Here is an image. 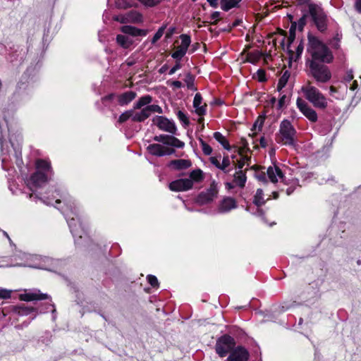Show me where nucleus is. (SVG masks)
Listing matches in <instances>:
<instances>
[{"mask_svg":"<svg viewBox=\"0 0 361 361\" xmlns=\"http://www.w3.org/2000/svg\"><path fill=\"white\" fill-rule=\"evenodd\" d=\"M307 51L311 59L307 60V64L314 62L316 63H329L333 60V56L329 48L317 37L309 35Z\"/></svg>","mask_w":361,"mask_h":361,"instance_id":"nucleus-1","label":"nucleus"},{"mask_svg":"<svg viewBox=\"0 0 361 361\" xmlns=\"http://www.w3.org/2000/svg\"><path fill=\"white\" fill-rule=\"evenodd\" d=\"M267 176L268 177L269 180L273 183L280 182L281 183H283L284 185H288L290 184V185L288 187L286 190L287 195H291L293 192L295 188L297 186H299L298 179L292 180L291 182L289 183L285 182L283 172L281 171V169L276 165L269 166L267 169V173H263L261 174H258L257 176V178L259 181L267 182Z\"/></svg>","mask_w":361,"mask_h":361,"instance_id":"nucleus-2","label":"nucleus"},{"mask_svg":"<svg viewBox=\"0 0 361 361\" xmlns=\"http://www.w3.org/2000/svg\"><path fill=\"white\" fill-rule=\"evenodd\" d=\"M37 171L30 177L29 185L33 187H39L48 181L52 175V170L49 161L38 159L36 161Z\"/></svg>","mask_w":361,"mask_h":361,"instance_id":"nucleus-3","label":"nucleus"},{"mask_svg":"<svg viewBox=\"0 0 361 361\" xmlns=\"http://www.w3.org/2000/svg\"><path fill=\"white\" fill-rule=\"evenodd\" d=\"M154 112L161 114L162 109L159 105L152 104L137 112L134 111V110L126 111L119 116L118 121L120 123H123L129 118H131L134 122H142L149 118L152 113Z\"/></svg>","mask_w":361,"mask_h":361,"instance_id":"nucleus-4","label":"nucleus"},{"mask_svg":"<svg viewBox=\"0 0 361 361\" xmlns=\"http://www.w3.org/2000/svg\"><path fill=\"white\" fill-rule=\"evenodd\" d=\"M301 90L305 97L312 103L314 107L320 109H325L327 107V99L317 87L312 85L310 82H307L304 85Z\"/></svg>","mask_w":361,"mask_h":361,"instance_id":"nucleus-5","label":"nucleus"},{"mask_svg":"<svg viewBox=\"0 0 361 361\" xmlns=\"http://www.w3.org/2000/svg\"><path fill=\"white\" fill-rule=\"evenodd\" d=\"M296 130L288 120H283L280 124L279 132L276 135V141L285 145L294 146Z\"/></svg>","mask_w":361,"mask_h":361,"instance_id":"nucleus-6","label":"nucleus"},{"mask_svg":"<svg viewBox=\"0 0 361 361\" xmlns=\"http://www.w3.org/2000/svg\"><path fill=\"white\" fill-rule=\"evenodd\" d=\"M310 68L311 75L319 83H326L331 78V73L329 67L323 63L314 62L307 64Z\"/></svg>","mask_w":361,"mask_h":361,"instance_id":"nucleus-7","label":"nucleus"},{"mask_svg":"<svg viewBox=\"0 0 361 361\" xmlns=\"http://www.w3.org/2000/svg\"><path fill=\"white\" fill-rule=\"evenodd\" d=\"M235 345V340L229 335L225 334L216 341V353L221 357H225L229 352L233 350Z\"/></svg>","mask_w":361,"mask_h":361,"instance_id":"nucleus-8","label":"nucleus"},{"mask_svg":"<svg viewBox=\"0 0 361 361\" xmlns=\"http://www.w3.org/2000/svg\"><path fill=\"white\" fill-rule=\"evenodd\" d=\"M63 212L67 219V221L73 235L74 237L82 238L84 231L81 228L80 225H78L75 219L72 216L73 212L71 205H70V208L68 206H66V208L63 209Z\"/></svg>","mask_w":361,"mask_h":361,"instance_id":"nucleus-9","label":"nucleus"},{"mask_svg":"<svg viewBox=\"0 0 361 361\" xmlns=\"http://www.w3.org/2000/svg\"><path fill=\"white\" fill-rule=\"evenodd\" d=\"M152 122L161 130L169 133L172 135L176 133L177 129L174 122L164 116H157L152 119Z\"/></svg>","mask_w":361,"mask_h":361,"instance_id":"nucleus-10","label":"nucleus"},{"mask_svg":"<svg viewBox=\"0 0 361 361\" xmlns=\"http://www.w3.org/2000/svg\"><path fill=\"white\" fill-rule=\"evenodd\" d=\"M115 20L121 23H142L143 22V16L137 11H130L124 14L114 16Z\"/></svg>","mask_w":361,"mask_h":361,"instance_id":"nucleus-11","label":"nucleus"},{"mask_svg":"<svg viewBox=\"0 0 361 361\" xmlns=\"http://www.w3.org/2000/svg\"><path fill=\"white\" fill-rule=\"evenodd\" d=\"M181 43L176 48L172 53L171 56L177 61H180L186 54L188 49L191 43L190 37L186 34L180 35Z\"/></svg>","mask_w":361,"mask_h":361,"instance_id":"nucleus-12","label":"nucleus"},{"mask_svg":"<svg viewBox=\"0 0 361 361\" xmlns=\"http://www.w3.org/2000/svg\"><path fill=\"white\" fill-rule=\"evenodd\" d=\"M217 187L212 183L209 188L204 192H202L197 197L196 202L200 205H204L212 202L217 196Z\"/></svg>","mask_w":361,"mask_h":361,"instance_id":"nucleus-13","label":"nucleus"},{"mask_svg":"<svg viewBox=\"0 0 361 361\" xmlns=\"http://www.w3.org/2000/svg\"><path fill=\"white\" fill-rule=\"evenodd\" d=\"M296 104L301 113L311 122L314 123L317 121L318 116L317 112L310 106L306 102L298 98Z\"/></svg>","mask_w":361,"mask_h":361,"instance_id":"nucleus-14","label":"nucleus"},{"mask_svg":"<svg viewBox=\"0 0 361 361\" xmlns=\"http://www.w3.org/2000/svg\"><path fill=\"white\" fill-rule=\"evenodd\" d=\"M147 149L149 154L157 157L171 155L175 152L173 148L160 144H151L147 147Z\"/></svg>","mask_w":361,"mask_h":361,"instance_id":"nucleus-15","label":"nucleus"},{"mask_svg":"<svg viewBox=\"0 0 361 361\" xmlns=\"http://www.w3.org/2000/svg\"><path fill=\"white\" fill-rule=\"evenodd\" d=\"M237 207L235 200L231 197H226L221 200L218 204L216 213L225 214L228 213Z\"/></svg>","mask_w":361,"mask_h":361,"instance_id":"nucleus-16","label":"nucleus"},{"mask_svg":"<svg viewBox=\"0 0 361 361\" xmlns=\"http://www.w3.org/2000/svg\"><path fill=\"white\" fill-rule=\"evenodd\" d=\"M193 186V181L189 178H180L172 181L169 184V188L173 191H186Z\"/></svg>","mask_w":361,"mask_h":361,"instance_id":"nucleus-17","label":"nucleus"},{"mask_svg":"<svg viewBox=\"0 0 361 361\" xmlns=\"http://www.w3.org/2000/svg\"><path fill=\"white\" fill-rule=\"evenodd\" d=\"M249 352L242 346H238L231 352L227 358V361H247L249 359Z\"/></svg>","mask_w":361,"mask_h":361,"instance_id":"nucleus-18","label":"nucleus"},{"mask_svg":"<svg viewBox=\"0 0 361 361\" xmlns=\"http://www.w3.org/2000/svg\"><path fill=\"white\" fill-rule=\"evenodd\" d=\"M19 298L22 301H33V300H43L49 298V295L42 293L39 290H35L29 293L20 294Z\"/></svg>","mask_w":361,"mask_h":361,"instance_id":"nucleus-19","label":"nucleus"},{"mask_svg":"<svg viewBox=\"0 0 361 361\" xmlns=\"http://www.w3.org/2000/svg\"><path fill=\"white\" fill-rule=\"evenodd\" d=\"M121 31L132 37L137 36H145L147 34V31L142 29H139L131 25H123L121 27Z\"/></svg>","mask_w":361,"mask_h":361,"instance_id":"nucleus-20","label":"nucleus"},{"mask_svg":"<svg viewBox=\"0 0 361 361\" xmlns=\"http://www.w3.org/2000/svg\"><path fill=\"white\" fill-rule=\"evenodd\" d=\"M202 97L200 93H197L195 95L193 99V106L195 109V113L199 116H203L206 114L207 105H202Z\"/></svg>","mask_w":361,"mask_h":361,"instance_id":"nucleus-21","label":"nucleus"},{"mask_svg":"<svg viewBox=\"0 0 361 361\" xmlns=\"http://www.w3.org/2000/svg\"><path fill=\"white\" fill-rule=\"evenodd\" d=\"M136 97V93L133 91L125 92L117 97L118 103L121 106L128 104Z\"/></svg>","mask_w":361,"mask_h":361,"instance_id":"nucleus-22","label":"nucleus"},{"mask_svg":"<svg viewBox=\"0 0 361 361\" xmlns=\"http://www.w3.org/2000/svg\"><path fill=\"white\" fill-rule=\"evenodd\" d=\"M308 9L309 13L313 21L325 15V13L320 4L314 3L310 4Z\"/></svg>","mask_w":361,"mask_h":361,"instance_id":"nucleus-23","label":"nucleus"},{"mask_svg":"<svg viewBox=\"0 0 361 361\" xmlns=\"http://www.w3.org/2000/svg\"><path fill=\"white\" fill-rule=\"evenodd\" d=\"M247 177L245 172L243 170H238L233 175V183L236 186L243 188L246 183Z\"/></svg>","mask_w":361,"mask_h":361,"instance_id":"nucleus-24","label":"nucleus"},{"mask_svg":"<svg viewBox=\"0 0 361 361\" xmlns=\"http://www.w3.org/2000/svg\"><path fill=\"white\" fill-rule=\"evenodd\" d=\"M191 166V162L188 159H176L172 160L169 163V166H171L177 170L185 169Z\"/></svg>","mask_w":361,"mask_h":361,"instance_id":"nucleus-25","label":"nucleus"},{"mask_svg":"<svg viewBox=\"0 0 361 361\" xmlns=\"http://www.w3.org/2000/svg\"><path fill=\"white\" fill-rule=\"evenodd\" d=\"M152 102V97L150 95H145L141 97L133 106L134 109H142L146 106H150L149 104Z\"/></svg>","mask_w":361,"mask_h":361,"instance_id":"nucleus-26","label":"nucleus"},{"mask_svg":"<svg viewBox=\"0 0 361 361\" xmlns=\"http://www.w3.org/2000/svg\"><path fill=\"white\" fill-rule=\"evenodd\" d=\"M116 42L124 49L129 48L133 43V39L129 36L125 35H118L116 36Z\"/></svg>","mask_w":361,"mask_h":361,"instance_id":"nucleus-27","label":"nucleus"},{"mask_svg":"<svg viewBox=\"0 0 361 361\" xmlns=\"http://www.w3.org/2000/svg\"><path fill=\"white\" fill-rule=\"evenodd\" d=\"M307 23V15H303L298 21L296 22H292L291 26L290 28V33L293 32L296 27H298V30L302 31L303 30L304 26L306 25Z\"/></svg>","mask_w":361,"mask_h":361,"instance_id":"nucleus-28","label":"nucleus"},{"mask_svg":"<svg viewBox=\"0 0 361 361\" xmlns=\"http://www.w3.org/2000/svg\"><path fill=\"white\" fill-rule=\"evenodd\" d=\"M318 30L324 32L327 28V16L324 15L322 17L313 21Z\"/></svg>","mask_w":361,"mask_h":361,"instance_id":"nucleus-29","label":"nucleus"},{"mask_svg":"<svg viewBox=\"0 0 361 361\" xmlns=\"http://www.w3.org/2000/svg\"><path fill=\"white\" fill-rule=\"evenodd\" d=\"M165 145L177 148H183L185 146L183 142L172 135H168Z\"/></svg>","mask_w":361,"mask_h":361,"instance_id":"nucleus-30","label":"nucleus"},{"mask_svg":"<svg viewBox=\"0 0 361 361\" xmlns=\"http://www.w3.org/2000/svg\"><path fill=\"white\" fill-rule=\"evenodd\" d=\"M240 159H237L236 167L238 170H242V169L247 165L250 166V157L247 153H243V155H239Z\"/></svg>","mask_w":361,"mask_h":361,"instance_id":"nucleus-31","label":"nucleus"},{"mask_svg":"<svg viewBox=\"0 0 361 361\" xmlns=\"http://www.w3.org/2000/svg\"><path fill=\"white\" fill-rule=\"evenodd\" d=\"M214 138L216 141H218L224 147V149H226L227 150L230 149L231 147H230L228 140L221 133L215 132L214 133Z\"/></svg>","mask_w":361,"mask_h":361,"instance_id":"nucleus-32","label":"nucleus"},{"mask_svg":"<svg viewBox=\"0 0 361 361\" xmlns=\"http://www.w3.org/2000/svg\"><path fill=\"white\" fill-rule=\"evenodd\" d=\"M241 0H221V8L225 11H228L232 8L235 7Z\"/></svg>","mask_w":361,"mask_h":361,"instance_id":"nucleus-33","label":"nucleus"},{"mask_svg":"<svg viewBox=\"0 0 361 361\" xmlns=\"http://www.w3.org/2000/svg\"><path fill=\"white\" fill-rule=\"evenodd\" d=\"M266 202L264 197V192L262 189H257L254 196L253 203L257 207L263 205Z\"/></svg>","mask_w":361,"mask_h":361,"instance_id":"nucleus-34","label":"nucleus"},{"mask_svg":"<svg viewBox=\"0 0 361 361\" xmlns=\"http://www.w3.org/2000/svg\"><path fill=\"white\" fill-rule=\"evenodd\" d=\"M290 78V73L288 71L286 70L281 78H279L277 90L278 91H281L287 84V82Z\"/></svg>","mask_w":361,"mask_h":361,"instance_id":"nucleus-35","label":"nucleus"},{"mask_svg":"<svg viewBox=\"0 0 361 361\" xmlns=\"http://www.w3.org/2000/svg\"><path fill=\"white\" fill-rule=\"evenodd\" d=\"M262 57V54L259 51L250 52L247 55V61L251 63H256Z\"/></svg>","mask_w":361,"mask_h":361,"instance_id":"nucleus-36","label":"nucleus"},{"mask_svg":"<svg viewBox=\"0 0 361 361\" xmlns=\"http://www.w3.org/2000/svg\"><path fill=\"white\" fill-rule=\"evenodd\" d=\"M230 166L231 161L228 156L224 157L222 161L221 162L220 170L224 171L225 173H228L231 171V169L229 168Z\"/></svg>","mask_w":361,"mask_h":361,"instance_id":"nucleus-37","label":"nucleus"},{"mask_svg":"<svg viewBox=\"0 0 361 361\" xmlns=\"http://www.w3.org/2000/svg\"><path fill=\"white\" fill-rule=\"evenodd\" d=\"M184 81L187 85V87L190 90H196L197 89L194 87V81H195V78L194 76L188 73L186 74L185 75V78L184 79Z\"/></svg>","mask_w":361,"mask_h":361,"instance_id":"nucleus-38","label":"nucleus"},{"mask_svg":"<svg viewBox=\"0 0 361 361\" xmlns=\"http://www.w3.org/2000/svg\"><path fill=\"white\" fill-rule=\"evenodd\" d=\"M190 179L198 182L203 178L202 171L200 169L193 170L190 174Z\"/></svg>","mask_w":361,"mask_h":361,"instance_id":"nucleus-39","label":"nucleus"},{"mask_svg":"<svg viewBox=\"0 0 361 361\" xmlns=\"http://www.w3.org/2000/svg\"><path fill=\"white\" fill-rule=\"evenodd\" d=\"M200 143V147L203 153L205 155H210L212 152V148L207 143H206L202 139L199 140Z\"/></svg>","mask_w":361,"mask_h":361,"instance_id":"nucleus-40","label":"nucleus"},{"mask_svg":"<svg viewBox=\"0 0 361 361\" xmlns=\"http://www.w3.org/2000/svg\"><path fill=\"white\" fill-rule=\"evenodd\" d=\"M242 146L238 149V152L239 155H243V153L250 152V149L248 148L247 142L243 139L241 140Z\"/></svg>","mask_w":361,"mask_h":361,"instance_id":"nucleus-41","label":"nucleus"},{"mask_svg":"<svg viewBox=\"0 0 361 361\" xmlns=\"http://www.w3.org/2000/svg\"><path fill=\"white\" fill-rule=\"evenodd\" d=\"M166 26L161 27L157 32L154 34L152 43L154 44L156 43L164 35V30H165Z\"/></svg>","mask_w":361,"mask_h":361,"instance_id":"nucleus-42","label":"nucleus"},{"mask_svg":"<svg viewBox=\"0 0 361 361\" xmlns=\"http://www.w3.org/2000/svg\"><path fill=\"white\" fill-rule=\"evenodd\" d=\"M114 6L120 8H128L132 6V5L126 0H118L114 1Z\"/></svg>","mask_w":361,"mask_h":361,"instance_id":"nucleus-43","label":"nucleus"},{"mask_svg":"<svg viewBox=\"0 0 361 361\" xmlns=\"http://www.w3.org/2000/svg\"><path fill=\"white\" fill-rule=\"evenodd\" d=\"M177 116L183 125L188 126L189 124V119L184 112L178 111L177 113Z\"/></svg>","mask_w":361,"mask_h":361,"instance_id":"nucleus-44","label":"nucleus"},{"mask_svg":"<svg viewBox=\"0 0 361 361\" xmlns=\"http://www.w3.org/2000/svg\"><path fill=\"white\" fill-rule=\"evenodd\" d=\"M142 5L147 7H154L159 4V1L157 0H137Z\"/></svg>","mask_w":361,"mask_h":361,"instance_id":"nucleus-45","label":"nucleus"},{"mask_svg":"<svg viewBox=\"0 0 361 361\" xmlns=\"http://www.w3.org/2000/svg\"><path fill=\"white\" fill-rule=\"evenodd\" d=\"M263 121H256L253 124V126L251 129L253 131V134H256L257 131H260L262 127Z\"/></svg>","mask_w":361,"mask_h":361,"instance_id":"nucleus-46","label":"nucleus"},{"mask_svg":"<svg viewBox=\"0 0 361 361\" xmlns=\"http://www.w3.org/2000/svg\"><path fill=\"white\" fill-rule=\"evenodd\" d=\"M11 295V290L0 288V299H8Z\"/></svg>","mask_w":361,"mask_h":361,"instance_id":"nucleus-47","label":"nucleus"},{"mask_svg":"<svg viewBox=\"0 0 361 361\" xmlns=\"http://www.w3.org/2000/svg\"><path fill=\"white\" fill-rule=\"evenodd\" d=\"M147 281L148 283L152 286V287H157L159 286V282L155 276L153 275H148L147 276Z\"/></svg>","mask_w":361,"mask_h":361,"instance_id":"nucleus-48","label":"nucleus"},{"mask_svg":"<svg viewBox=\"0 0 361 361\" xmlns=\"http://www.w3.org/2000/svg\"><path fill=\"white\" fill-rule=\"evenodd\" d=\"M210 162L215 166L218 169H220L221 167V161L220 159L217 157H211L209 158Z\"/></svg>","mask_w":361,"mask_h":361,"instance_id":"nucleus-49","label":"nucleus"},{"mask_svg":"<svg viewBox=\"0 0 361 361\" xmlns=\"http://www.w3.org/2000/svg\"><path fill=\"white\" fill-rule=\"evenodd\" d=\"M167 137H168V135H156L154 137V140L157 141V142H162L164 145H165V142L166 141Z\"/></svg>","mask_w":361,"mask_h":361,"instance_id":"nucleus-50","label":"nucleus"},{"mask_svg":"<svg viewBox=\"0 0 361 361\" xmlns=\"http://www.w3.org/2000/svg\"><path fill=\"white\" fill-rule=\"evenodd\" d=\"M257 78L260 82L266 80L265 72L262 69H259L257 72Z\"/></svg>","mask_w":361,"mask_h":361,"instance_id":"nucleus-51","label":"nucleus"},{"mask_svg":"<svg viewBox=\"0 0 361 361\" xmlns=\"http://www.w3.org/2000/svg\"><path fill=\"white\" fill-rule=\"evenodd\" d=\"M180 68H181V64H180V61H176L175 66L173 68H171V70L169 71V75L174 74Z\"/></svg>","mask_w":361,"mask_h":361,"instance_id":"nucleus-52","label":"nucleus"},{"mask_svg":"<svg viewBox=\"0 0 361 361\" xmlns=\"http://www.w3.org/2000/svg\"><path fill=\"white\" fill-rule=\"evenodd\" d=\"M219 17H220V12L214 11V13H212V14L211 15V19L214 20V22L212 23L216 24V22L219 20Z\"/></svg>","mask_w":361,"mask_h":361,"instance_id":"nucleus-53","label":"nucleus"},{"mask_svg":"<svg viewBox=\"0 0 361 361\" xmlns=\"http://www.w3.org/2000/svg\"><path fill=\"white\" fill-rule=\"evenodd\" d=\"M286 95H283L280 97L279 100V108H282L286 102Z\"/></svg>","mask_w":361,"mask_h":361,"instance_id":"nucleus-54","label":"nucleus"},{"mask_svg":"<svg viewBox=\"0 0 361 361\" xmlns=\"http://www.w3.org/2000/svg\"><path fill=\"white\" fill-rule=\"evenodd\" d=\"M209 5L213 8H217L219 0H207Z\"/></svg>","mask_w":361,"mask_h":361,"instance_id":"nucleus-55","label":"nucleus"},{"mask_svg":"<svg viewBox=\"0 0 361 361\" xmlns=\"http://www.w3.org/2000/svg\"><path fill=\"white\" fill-rule=\"evenodd\" d=\"M300 5H307L309 7L310 4H314L310 0H296Z\"/></svg>","mask_w":361,"mask_h":361,"instance_id":"nucleus-56","label":"nucleus"},{"mask_svg":"<svg viewBox=\"0 0 361 361\" xmlns=\"http://www.w3.org/2000/svg\"><path fill=\"white\" fill-rule=\"evenodd\" d=\"M296 51H297V55H298V56H300L302 54V51H303V45H302V43H300V44L298 46V47H297V50H296Z\"/></svg>","mask_w":361,"mask_h":361,"instance_id":"nucleus-57","label":"nucleus"},{"mask_svg":"<svg viewBox=\"0 0 361 361\" xmlns=\"http://www.w3.org/2000/svg\"><path fill=\"white\" fill-rule=\"evenodd\" d=\"M172 86L176 88H180L182 87V82L179 80H176L172 82Z\"/></svg>","mask_w":361,"mask_h":361,"instance_id":"nucleus-58","label":"nucleus"},{"mask_svg":"<svg viewBox=\"0 0 361 361\" xmlns=\"http://www.w3.org/2000/svg\"><path fill=\"white\" fill-rule=\"evenodd\" d=\"M355 8L359 13H361V0H356Z\"/></svg>","mask_w":361,"mask_h":361,"instance_id":"nucleus-59","label":"nucleus"},{"mask_svg":"<svg viewBox=\"0 0 361 361\" xmlns=\"http://www.w3.org/2000/svg\"><path fill=\"white\" fill-rule=\"evenodd\" d=\"M260 145L262 147H265L267 146V142L264 137H262L259 140Z\"/></svg>","mask_w":361,"mask_h":361,"instance_id":"nucleus-60","label":"nucleus"},{"mask_svg":"<svg viewBox=\"0 0 361 361\" xmlns=\"http://www.w3.org/2000/svg\"><path fill=\"white\" fill-rule=\"evenodd\" d=\"M226 188H228V189H232V188H234L235 186H236V185H235V183L233 182V183H226Z\"/></svg>","mask_w":361,"mask_h":361,"instance_id":"nucleus-61","label":"nucleus"},{"mask_svg":"<svg viewBox=\"0 0 361 361\" xmlns=\"http://www.w3.org/2000/svg\"><path fill=\"white\" fill-rule=\"evenodd\" d=\"M329 90H330V94L331 95H333L334 93H336L337 92L336 87H334V86H331L329 88Z\"/></svg>","mask_w":361,"mask_h":361,"instance_id":"nucleus-62","label":"nucleus"},{"mask_svg":"<svg viewBox=\"0 0 361 361\" xmlns=\"http://www.w3.org/2000/svg\"><path fill=\"white\" fill-rule=\"evenodd\" d=\"M353 78V75L352 74V73H349L347 76H346V80L347 81H350Z\"/></svg>","mask_w":361,"mask_h":361,"instance_id":"nucleus-63","label":"nucleus"},{"mask_svg":"<svg viewBox=\"0 0 361 361\" xmlns=\"http://www.w3.org/2000/svg\"><path fill=\"white\" fill-rule=\"evenodd\" d=\"M272 194H273V197H274V199H277V198H278V197H279V193H278V192H276V191H274V192H272Z\"/></svg>","mask_w":361,"mask_h":361,"instance_id":"nucleus-64","label":"nucleus"}]
</instances>
